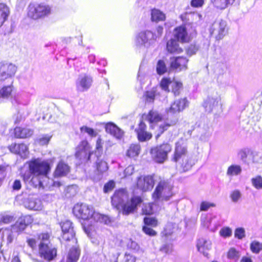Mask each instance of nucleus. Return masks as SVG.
Masks as SVG:
<instances>
[{"label":"nucleus","instance_id":"nucleus-23","mask_svg":"<svg viewBox=\"0 0 262 262\" xmlns=\"http://www.w3.org/2000/svg\"><path fill=\"white\" fill-rule=\"evenodd\" d=\"M9 149L12 152L19 155L23 158H26L29 154L28 147L23 143L12 144L9 146Z\"/></svg>","mask_w":262,"mask_h":262},{"label":"nucleus","instance_id":"nucleus-14","mask_svg":"<svg viewBox=\"0 0 262 262\" xmlns=\"http://www.w3.org/2000/svg\"><path fill=\"white\" fill-rule=\"evenodd\" d=\"M32 222L33 219L31 216L25 215L20 217L15 224L11 226V229H8V230L11 231V235L13 238L12 234L13 232H19L23 231L26 226L31 224ZM5 229H7V228Z\"/></svg>","mask_w":262,"mask_h":262},{"label":"nucleus","instance_id":"nucleus-34","mask_svg":"<svg viewBox=\"0 0 262 262\" xmlns=\"http://www.w3.org/2000/svg\"><path fill=\"white\" fill-rule=\"evenodd\" d=\"M9 9L5 4H0V27L4 24L9 15Z\"/></svg>","mask_w":262,"mask_h":262},{"label":"nucleus","instance_id":"nucleus-52","mask_svg":"<svg viewBox=\"0 0 262 262\" xmlns=\"http://www.w3.org/2000/svg\"><path fill=\"white\" fill-rule=\"evenodd\" d=\"M153 204L151 203H148L144 204L142 208V213L144 214H151L153 213Z\"/></svg>","mask_w":262,"mask_h":262},{"label":"nucleus","instance_id":"nucleus-9","mask_svg":"<svg viewBox=\"0 0 262 262\" xmlns=\"http://www.w3.org/2000/svg\"><path fill=\"white\" fill-rule=\"evenodd\" d=\"M210 34L214 37L216 39H222L228 33L227 23L223 20H219L214 21L209 30Z\"/></svg>","mask_w":262,"mask_h":262},{"label":"nucleus","instance_id":"nucleus-62","mask_svg":"<svg viewBox=\"0 0 262 262\" xmlns=\"http://www.w3.org/2000/svg\"><path fill=\"white\" fill-rule=\"evenodd\" d=\"M160 250L164 253L169 254L172 251V246L171 245L165 244L160 248Z\"/></svg>","mask_w":262,"mask_h":262},{"label":"nucleus","instance_id":"nucleus-31","mask_svg":"<svg viewBox=\"0 0 262 262\" xmlns=\"http://www.w3.org/2000/svg\"><path fill=\"white\" fill-rule=\"evenodd\" d=\"M162 118V115L155 110L150 111L145 117V119L151 124L156 123L160 121Z\"/></svg>","mask_w":262,"mask_h":262},{"label":"nucleus","instance_id":"nucleus-7","mask_svg":"<svg viewBox=\"0 0 262 262\" xmlns=\"http://www.w3.org/2000/svg\"><path fill=\"white\" fill-rule=\"evenodd\" d=\"M171 150V145L168 143H164L152 148L150 153L156 162L163 163L167 159L168 154Z\"/></svg>","mask_w":262,"mask_h":262},{"label":"nucleus","instance_id":"nucleus-24","mask_svg":"<svg viewBox=\"0 0 262 262\" xmlns=\"http://www.w3.org/2000/svg\"><path fill=\"white\" fill-rule=\"evenodd\" d=\"M174 37L178 41L185 42L188 40V34L185 26H180L175 28L173 31Z\"/></svg>","mask_w":262,"mask_h":262},{"label":"nucleus","instance_id":"nucleus-53","mask_svg":"<svg viewBox=\"0 0 262 262\" xmlns=\"http://www.w3.org/2000/svg\"><path fill=\"white\" fill-rule=\"evenodd\" d=\"M144 96L147 102H152L155 98V92L154 90L147 91L144 94Z\"/></svg>","mask_w":262,"mask_h":262},{"label":"nucleus","instance_id":"nucleus-21","mask_svg":"<svg viewBox=\"0 0 262 262\" xmlns=\"http://www.w3.org/2000/svg\"><path fill=\"white\" fill-rule=\"evenodd\" d=\"M24 206L30 210H40L42 205L40 200L33 196H29L24 201Z\"/></svg>","mask_w":262,"mask_h":262},{"label":"nucleus","instance_id":"nucleus-32","mask_svg":"<svg viewBox=\"0 0 262 262\" xmlns=\"http://www.w3.org/2000/svg\"><path fill=\"white\" fill-rule=\"evenodd\" d=\"M165 14L161 11L157 9H154L151 12V19L152 21L159 22L165 20Z\"/></svg>","mask_w":262,"mask_h":262},{"label":"nucleus","instance_id":"nucleus-55","mask_svg":"<svg viewBox=\"0 0 262 262\" xmlns=\"http://www.w3.org/2000/svg\"><path fill=\"white\" fill-rule=\"evenodd\" d=\"M199 47L195 45H190L186 50L187 54L189 56L195 54L199 50Z\"/></svg>","mask_w":262,"mask_h":262},{"label":"nucleus","instance_id":"nucleus-25","mask_svg":"<svg viewBox=\"0 0 262 262\" xmlns=\"http://www.w3.org/2000/svg\"><path fill=\"white\" fill-rule=\"evenodd\" d=\"M106 132L117 139H121L124 135V132L115 124L110 122L105 125Z\"/></svg>","mask_w":262,"mask_h":262},{"label":"nucleus","instance_id":"nucleus-11","mask_svg":"<svg viewBox=\"0 0 262 262\" xmlns=\"http://www.w3.org/2000/svg\"><path fill=\"white\" fill-rule=\"evenodd\" d=\"M237 156L243 163L248 165L259 163L261 159L257 152H254L249 148L241 149L237 153Z\"/></svg>","mask_w":262,"mask_h":262},{"label":"nucleus","instance_id":"nucleus-30","mask_svg":"<svg viewBox=\"0 0 262 262\" xmlns=\"http://www.w3.org/2000/svg\"><path fill=\"white\" fill-rule=\"evenodd\" d=\"M33 131L29 128L17 127L14 129L15 136L17 138H28L32 135Z\"/></svg>","mask_w":262,"mask_h":262},{"label":"nucleus","instance_id":"nucleus-45","mask_svg":"<svg viewBox=\"0 0 262 262\" xmlns=\"http://www.w3.org/2000/svg\"><path fill=\"white\" fill-rule=\"evenodd\" d=\"M171 85L172 87V92L174 95H178L180 93V90L182 87V83L180 81L173 80L172 81Z\"/></svg>","mask_w":262,"mask_h":262},{"label":"nucleus","instance_id":"nucleus-56","mask_svg":"<svg viewBox=\"0 0 262 262\" xmlns=\"http://www.w3.org/2000/svg\"><path fill=\"white\" fill-rule=\"evenodd\" d=\"M144 222L147 225L155 227L158 224L157 220L154 217H146L144 219Z\"/></svg>","mask_w":262,"mask_h":262},{"label":"nucleus","instance_id":"nucleus-20","mask_svg":"<svg viewBox=\"0 0 262 262\" xmlns=\"http://www.w3.org/2000/svg\"><path fill=\"white\" fill-rule=\"evenodd\" d=\"M188 105V102L186 98L176 100L170 107L166 109L168 114H176L184 110Z\"/></svg>","mask_w":262,"mask_h":262},{"label":"nucleus","instance_id":"nucleus-48","mask_svg":"<svg viewBox=\"0 0 262 262\" xmlns=\"http://www.w3.org/2000/svg\"><path fill=\"white\" fill-rule=\"evenodd\" d=\"M172 81L170 78H164L162 79L160 83V86L161 88L166 92H169L168 86L171 84Z\"/></svg>","mask_w":262,"mask_h":262},{"label":"nucleus","instance_id":"nucleus-63","mask_svg":"<svg viewBox=\"0 0 262 262\" xmlns=\"http://www.w3.org/2000/svg\"><path fill=\"white\" fill-rule=\"evenodd\" d=\"M204 4V0H191L190 5L195 8L201 7Z\"/></svg>","mask_w":262,"mask_h":262},{"label":"nucleus","instance_id":"nucleus-3","mask_svg":"<svg viewBox=\"0 0 262 262\" xmlns=\"http://www.w3.org/2000/svg\"><path fill=\"white\" fill-rule=\"evenodd\" d=\"M50 235L48 233H41L38 235V249L40 256L47 262L54 259L57 250L50 243Z\"/></svg>","mask_w":262,"mask_h":262},{"label":"nucleus","instance_id":"nucleus-12","mask_svg":"<svg viewBox=\"0 0 262 262\" xmlns=\"http://www.w3.org/2000/svg\"><path fill=\"white\" fill-rule=\"evenodd\" d=\"M157 39V36L150 31H145L140 32L136 37L137 46L149 47Z\"/></svg>","mask_w":262,"mask_h":262},{"label":"nucleus","instance_id":"nucleus-47","mask_svg":"<svg viewBox=\"0 0 262 262\" xmlns=\"http://www.w3.org/2000/svg\"><path fill=\"white\" fill-rule=\"evenodd\" d=\"M230 197L233 202L237 203L241 199L242 193L239 190L236 189L231 192Z\"/></svg>","mask_w":262,"mask_h":262},{"label":"nucleus","instance_id":"nucleus-22","mask_svg":"<svg viewBox=\"0 0 262 262\" xmlns=\"http://www.w3.org/2000/svg\"><path fill=\"white\" fill-rule=\"evenodd\" d=\"M16 67L12 64H1L0 65V78L5 80L14 75Z\"/></svg>","mask_w":262,"mask_h":262},{"label":"nucleus","instance_id":"nucleus-51","mask_svg":"<svg viewBox=\"0 0 262 262\" xmlns=\"http://www.w3.org/2000/svg\"><path fill=\"white\" fill-rule=\"evenodd\" d=\"M80 130L82 133H87L91 137H96L97 136V133L93 128L86 126L81 127Z\"/></svg>","mask_w":262,"mask_h":262},{"label":"nucleus","instance_id":"nucleus-54","mask_svg":"<svg viewBox=\"0 0 262 262\" xmlns=\"http://www.w3.org/2000/svg\"><path fill=\"white\" fill-rule=\"evenodd\" d=\"M127 247L128 249L133 250L135 252H138L140 250V247L138 244L132 241L129 240L127 244Z\"/></svg>","mask_w":262,"mask_h":262},{"label":"nucleus","instance_id":"nucleus-40","mask_svg":"<svg viewBox=\"0 0 262 262\" xmlns=\"http://www.w3.org/2000/svg\"><path fill=\"white\" fill-rule=\"evenodd\" d=\"M199 132L200 134V138L203 140L208 138L210 135V128L207 125H203L199 128Z\"/></svg>","mask_w":262,"mask_h":262},{"label":"nucleus","instance_id":"nucleus-59","mask_svg":"<svg viewBox=\"0 0 262 262\" xmlns=\"http://www.w3.org/2000/svg\"><path fill=\"white\" fill-rule=\"evenodd\" d=\"M96 153L100 155L103 150V142L102 139L100 138H98L96 141Z\"/></svg>","mask_w":262,"mask_h":262},{"label":"nucleus","instance_id":"nucleus-18","mask_svg":"<svg viewBox=\"0 0 262 262\" xmlns=\"http://www.w3.org/2000/svg\"><path fill=\"white\" fill-rule=\"evenodd\" d=\"M128 199V194L124 189L116 191L112 197V205L120 210L121 206Z\"/></svg>","mask_w":262,"mask_h":262},{"label":"nucleus","instance_id":"nucleus-29","mask_svg":"<svg viewBox=\"0 0 262 262\" xmlns=\"http://www.w3.org/2000/svg\"><path fill=\"white\" fill-rule=\"evenodd\" d=\"M178 41L175 38L171 39L168 41L166 46L167 51L170 53H181L182 49L180 47Z\"/></svg>","mask_w":262,"mask_h":262},{"label":"nucleus","instance_id":"nucleus-42","mask_svg":"<svg viewBox=\"0 0 262 262\" xmlns=\"http://www.w3.org/2000/svg\"><path fill=\"white\" fill-rule=\"evenodd\" d=\"M96 164L97 169L100 172H104L108 169L107 163L99 158L97 159Z\"/></svg>","mask_w":262,"mask_h":262},{"label":"nucleus","instance_id":"nucleus-6","mask_svg":"<svg viewBox=\"0 0 262 262\" xmlns=\"http://www.w3.org/2000/svg\"><path fill=\"white\" fill-rule=\"evenodd\" d=\"M51 8L47 5L40 3H30L28 7V16L33 19H38L51 13Z\"/></svg>","mask_w":262,"mask_h":262},{"label":"nucleus","instance_id":"nucleus-58","mask_svg":"<svg viewBox=\"0 0 262 262\" xmlns=\"http://www.w3.org/2000/svg\"><path fill=\"white\" fill-rule=\"evenodd\" d=\"M234 236L238 239H242L245 236V231L243 228H238L235 229Z\"/></svg>","mask_w":262,"mask_h":262},{"label":"nucleus","instance_id":"nucleus-2","mask_svg":"<svg viewBox=\"0 0 262 262\" xmlns=\"http://www.w3.org/2000/svg\"><path fill=\"white\" fill-rule=\"evenodd\" d=\"M73 212L77 217L82 220H89L93 218L94 221L105 224H109L111 222L108 216L95 212L92 206L86 204L78 203L76 204L73 207Z\"/></svg>","mask_w":262,"mask_h":262},{"label":"nucleus","instance_id":"nucleus-61","mask_svg":"<svg viewBox=\"0 0 262 262\" xmlns=\"http://www.w3.org/2000/svg\"><path fill=\"white\" fill-rule=\"evenodd\" d=\"M173 232V225L172 224L169 223L166 226V227L164 230L163 233L165 234V235L168 236V235H171Z\"/></svg>","mask_w":262,"mask_h":262},{"label":"nucleus","instance_id":"nucleus-57","mask_svg":"<svg viewBox=\"0 0 262 262\" xmlns=\"http://www.w3.org/2000/svg\"><path fill=\"white\" fill-rule=\"evenodd\" d=\"M221 236L224 237H229L232 234V230L229 227H224L220 231Z\"/></svg>","mask_w":262,"mask_h":262},{"label":"nucleus","instance_id":"nucleus-33","mask_svg":"<svg viewBox=\"0 0 262 262\" xmlns=\"http://www.w3.org/2000/svg\"><path fill=\"white\" fill-rule=\"evenodd\" d=\"M80 251L77 247H73L69 250L67 258L69 261L76 262L79 258Z\"/></svg>","mask_w":262,"mask_h":262},{"label":"nucleus","instance_id":"nucleus-28","mask_svg":"<svg viewBox=\"0 0 262 262\" xmlns=\"http://www.w3.org/2000/svg\"><path fill=\"white\" fill-rule=\"evenodd\" d=\"M70 171L69 166L62 161L58 164L54 173L55 177H62L67 175Z\"/></svg>","mask_w":262,"mask_h":262},{"label":"nucleus","instance_id":"nucleus-19","mask_svg":"<svg viewBox=\"0 0 262 262\" xmlns=\"http://www.w3.org/2000/svg\"><path fill=\"white\" fill-rule=\"evenodd\" d=\"M92 78L86 74L79 75L76 80V86L77 90L80 92H84L88 90L92 85Z\"/></svg>","mask_w":262,"mask_h":262},{"label":"nucleus","instance_id":"nucleus-39","mask_svg":"<svg viewBox=\"0 0 262 262\" xmlns=\"http://www.w3.org/2000/svg\"><path fill=\"white\" fill-rule=\"evenodd\" d=\"M241 254L238 250L234 248H231L227 253V258L230 259L237 260L240 257Z\"/></svg>","mask_w":262,"mask_h":262},{"label":"nucleus","instance_id":"nucleus-38","mask_svg":"<svg viewBox=\"0 0 262 262\" xmlns=\"http://www.w3.org/2000/svg\"><path fill=\"white\" fill-rule=\"evenodd\" d=\"M140 150V146L138 144H132L127 152V155L129 157H134L138 156Z\"/></svg>","mask_w":262,"mask_h":262},{"label":"nucleus","instance_id":"nucleus-4","mask_svg":"<svg viewBox=\"0 0 262 262\" xmlns=\"http://www.w3.org/2000/svg\"><path fill=\"white\" fill-rule=\"evenodd\" d=\"M29 168L33 174L41 177L42 179L49 180L48 174L50 171L49 163L40 159H34L28 162Z\"/></svg>","mask_w":262,"mask_h":262},{"label":"nucleus","instance_id":"nucleus-36","mask_svg":"<svg viewBox=\"0 0 262 262\" xmlns=\"http://www.w3.org/2000/svg\"><path fill=\"white\" fill-rule=\"evenodd\" d=\"M211 1L216 8L223 9L226 8L228 5L232 4L235 0H211Z\"/></svg>","mask_w":262,"mask_h":262},{"label":"nucleus","instance_id":"nucleus-37","mask_svg":"<svg viewBox=\"0 0 262 262\" xmlns=\"http://www.w3.org/2000/svg\"><path fill=\"white\" fill-rule=\"evenodd\" d=\"M156 71L158 74L163 75L167 71L165 62L163 60H159L156 65Z\"/></svg>","mask_w":262,"mask_h":262},{"label":"nucleus","instance_id":"nucleus-1","mask_svg":"<svg viewBox=\"0 0 262 262\" xmlns=\"http://www.w3.org/2000/svg\"><path fill=\"white\" fill-rule=\"evenodd\" d=\"M171 161L178 163L184 171H188L194 164V160L188 154L187 144L183 139L176 143Z\"/></svg>","mask_w":262,"mask_h":262},{"label":"nucleus","instance_id":"nucleus-15","mask_svg":"<svg viewBox=\"0 0 262 262\" xmlns=\"http://www.w3.org/2000/svg\"><path fill=\"white\" fill-rule=\"evenodd\" d=\"M154 184V178L151 176H141L137 180V187L144 192L151 190Z\"/></svg>","mask_w":262,"mask_h":262},{"label":"nucleus","instance_id":"nucleus-50","mask_svg":"<svg viewBox=\"0 0 262 262\" xmlns=\"http://www.w3.org/2000/svg\"><path fill=\"white\" fill-rule=\"evenodd\" d=\"M52 135H44L37 139L38 143L41 145L47 144L52 138Z\"/></svg>","mask_w":262,"mask_h":262},{"label":"nucleus","instance_id":"nucleus-13","mask_svg":"<svg viewBox=\"0 0 262 262\" xmlns=\"http://www.w3.org/2000/svg\"><path fill=\"white\" fill-rule=\"evenodd\" d=\"M90 146L86 141H82L76 148L75 157L81 161H86L90 157Z\"/></svg>","mask_w":262,"mask_h":262},{"label":"nucleus","instance_id":"nucleus-27","mask_svg":"<svg viewBox=\"0 0 262 262\" xmlns=\"http://www.w3.org/2000/svg\"><path fill=\"white\" fill-rule=\"evenodd\" d=\"M196 246L198 251L203 253L204 255L207 256L208 253L206 251L211 249V243L209 240L202 238L198 239Z\"/></svg>","mask_w":262,"mask_h":262},{"label":"nucleus","instance_id":"nucleus-16","mask_svg":"<svg viewBox=\"0 0 262 262\" xmlns=\"http://www.w3.org/2000/svg\"><path fill=\"white\" fill-rule=\"evenodd\" d=\"M61 228L63 233L62 237L66 241H73L74 243L77 242L75 238V233L74 230L72 223L70 221H66L61 223Z\"/></svg>","mask_w":262,"mask_h":262},{"label":"nucleus","instance_id":"nucleus-26","mask_svg":"<svg viewBox=\"0 0 262 262\" xmlns=\"http://www.w3.org/2000/svg\"><path fill=\"white\" fill-rule=\"evenodd\" d=\"M49 180H47L44 179H42L41 177L39 176H35L33 174L31 180L30 181L29 184L35 188H45L49 187L48 182Z\"/></svg>","mask_w":262,"mask_h":262},{"label":"nucleus","instance_id":"nucleus-44","mask_svg":"<svg viewBox=\"0 0 262 262\" xmlns=\"http://www.w3.org/2000/svg\"><path fill=\"white\" fill-rule=\"evenodd\" d=\"M12 92L11 86H4L0 90V98H6L10 96Z\"/></svg>","mask_w":262,"mask_h":262},{"label":"nucleus","instance_id":"nucleus-5","mask_svg":"<svg viewBox=\"0 0 262 262\" xmlns=\"http://www.w3.org/2000/svg\"><path fill=\"white\" fill-rule=\"evenodd\" d=\"M152 193L154 200H168L172 195V185L168 180L161 179Z\"/></svg>","mask_w":262,"mask_h":262},{"label":"nucleus","instance_id":"nucleus-8","mask_svg":"<svg viewBox=\"0 0 262 262\" xmlns=\"http://www.w3.org/2000/svg\"><path fill=\"white\" fill-rule=\"evenodd\" d=\"M221 106V97L216 91L209 94L203 103L206 111L209 113L216 112Z\"/></svg>","mask_w":262,"mask_h":262},{"label":"nucleus","instance_id":"nucleus-49","mask_svg":"<svg viewBox=\"0 0 262 262\" xmlns=\"http://www.w3.org/2000/svg\"><path fill=\"white\" fill-rule=\"evenodd\" d=\"M14 215L12 214L4 213L2 215L1 221L5 224H8L14 220Z\"/></svg>","mask_w":262,"mask_h":262},{"label":"nucleus","instance_id":"nucleus-43","mask_svg":"<svg viewBox=\"0 0 262 262\" xmlns=\"http://www.w3.org/2000/svg\"><path fill=\"white\" fill-rule=\"evenodd\" d=\"M138 140L140 141L143 142L149 140L152 135L150 133L147 132L146 130L137 131Z\"/></svg>","mask_w":262,"mask_h":262},{"label":"nucleus","instance_id":"nucleus-64","mask_svg":"<svg viewBox=\"0 0 262 262\" xmlns=\"http://www.w3.org/2000/svg\"><path fill=\"white\" fill-rule=\"evenodd\" d=\"M115 187V183L113 181H110L107 183H106L104 186V191L105 193H107L110 191H111Z\"/></svg>","mask_w":262,"mask_h":262},{"label":"nucleus","instance_id":"nucleus-35","mask_svg":"<svg viewBox=\"0 0 262 262\" xmlns=\"http://www.w3.org/2000/svg\"><path fill=\"white\" fill-rule=\"evenodd\" d=\"M242 168L238 165H231L227 170V176L231 177L240 174L242 172Z\"/></svg>","mask_w":262,"mask_h":262},{"label":"nucleus","instance_id":"nucleus-41","mask_svg":"<svg viewBox=\"0 0 262 262\" xmlns=\"http://www.w3.org/2000/svg\"><path fill=\"white\" fill-rule=\"evenodd\" d=\"M252 185L256 189H262V177L256 176L251 180Z\"/></svg>","mask_w":262,"mask_h":262},{"label":"nucleus","instance_id":"nucleus-17","mask_svg":"<svg viewBox=\"0 0 262 262\" xmlns=\"http://www.w3.org/2000/svg\"><path fill=\"white\" fill-rule=\"evenodd\" d=\"M171 69L182 71L187 69L188 59L183 56L172 57L169 59Z\"/></svg>","mask_w":262,"mask_h":262},{"label":"nucleus","instance_id":"nucleus-60","mask_svg":"<svg viewBox=\"0 0 262 262\" xmlns=\"http://www.w3.org/2000/svg\"><path fill=\"white\" fill-rule=\"evenodd\" d=\"M136 258L134 255L125 253L124 255L123 262H136Z\"/></svg>","mask_w":262,"mask_h":262},{"label":"nucleus","instance_id":"nucleus-46","mask_svg":"<svg viewBox=\"0 0 262 262\" xmlns=\"http://www.w3.org/2000/svg\"><path fill=\"white\" fill-rule=\"evenodd\" d=\"M250 249L253 253H258L262 250V244L257 241H253L250 244Z\"/></svg>","mask_w":262,"mask_h":262},{"label":"nucleus","instance_id":"nucleus-10","mask_svg":"<svg viewBox=\"0 0 262 262\" xmlns=\"http://www.w3.org/2000/svg\"><path fill=\"white\" fill-rule=\"evenodd\" d=\"M142 202V200L140 196H134L129 200L128 199L122 205L120 210L121 211L123 215H125L133 213L137 211L138 207L140 205Z\"/></svg>","mask_w":262,"mask_h":262}]
</instances>
